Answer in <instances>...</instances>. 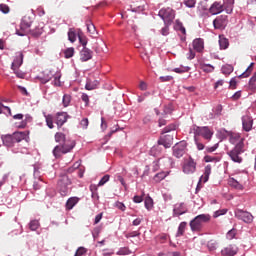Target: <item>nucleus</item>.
<instances>
[{
    "mask_svg": "<svg viewBox=\"0 0 256 256\" xmlns=\"http://www.w3.org/2000/svg\"><path fill=\"white\" fill-rule=\"evenodd\" d=\"M221 254H222V255L233 256V255H235V252H234L231 248H224V249L221 251Z\"/></svg>",
    "mask_w": 256,
    "mask_h": 256,
    "instance_id": "obj_51",
    "label": "nucleus"
},
{
    "mask_svg": "<svg viewBox=\"0 0 256 256\" xmlns=\"http://www.w3.org/2000/svg\"><path fill=\"white\" fill-rule=\"evenodd\" d=\"M169 26L170 25H165V27L161 29L162 35H164V36L169 35Z\"/></svg>",
    "mask_w": 256,
    "mask_h": 256,
    "instance_id": "obj_61",
    "label": "nucleus"
},
{
    "mask_svg": "<svg viewBox=\"0 0 256 256\" xmlns=\"http://www.w3.org/2000/svg\"><path fill=\"white\" fill-rule=\"evenodd\" d=\"M12 138L14 139V143H21V141L27 139V132H14Z\"/></svg>",
    "mask_w": 256,
    "mask_h": 256,
    "instance_id": "obj_23",
    "label": "nucleus"
},
{
    "mask_svg": "<svg viewBox=\"0 0 256 256\" xmlns=\"http://www.w3.org/2000/svg\"><path fill=\"white\" fill-rule=\"evenodd\" d=\"M159 17L163 19L165 25H171L175 19V10L172 8H162L159 11Z\"/></svg>",
    "mask_w": 256,
    "mask_h": 256,
    "instance_id": "obj_7",
    "label": "nucleus"
},
{
    "mask_svg": "<svg viewBox=\"0 0 256 256\" xmlns=\"http://www.w3.org/2000/svg\"><path fill=\"white\" fill-rule=\"evenodd\" d=\"M159 79L162 83H165L167 81H171L173 79V76H161Z\"/></svg>",
    "mask_w": 256,
    "mask_h": 256,
    "instance_id": "obj_60",
    "label": "nucleus"
},
{
    "mask_svg": "<svg viewBox=\"0 0 256 256\" xmlns=\"http://www.w3.org/2000/svg\"><path fill=\"white\" fill-rule=\"evenodd\" d=\"M228 184L230 187H233L234 189H237L238 191H243V182L238 181L235 178H229Z\"/></svg>",
    "mask_w": 256,
    "mask_h": 256,
    "instance_id": "obj_22",
    "label": "nucleus"
},
{
    "mask_svg": "<svg viewBox=\"0 0 256 256\" xmlns=\"http://www.w3.org/2000/svg\"><path fill=\"white\" fill-rule=\"evenodd\" d=\"M87 29H88V32H90L91 35H95L96 28H95V25L93 23H88L87 24Z\"/></svg>",
    "mask_w": 256,
    "mask_h": 256,
    "instance_id": "obj_52",
    "label": "nucleus"
},
{
    "mask_svg": "<svg viewBox=\"0 0 256 256\" xmlns=\"http://www.w3.org/2000/svg\"><path fill=\"white\" fill-rule=\"evenodd\" d=\"M241 153H245V144L243 143V140H240L232 149L228 152L229 157L234 163H242L243 158L241 157Z\"/></svg>",
    "mask_w": 256,
    "mask_h": 256,
    "instance_id": "obj_5",
    "label": "nucleus"
},
{
    "mask_svg": "<svg viewBox=\"0 0 256 256\" xmlns=\"http://www.w3.org/2000/svg\"><path fill=\"white\" fill-rule=\"evenodd\" d=\"M80 125L83 129H87V127H89V119L83 118L80 122Z\"/></svg>",
    "mask_w": 256,
    "mask_h": 256,
    "instance_id": "obj_57",
    "label": "nucleus"
},
{
    "mask_svg": "<svg viewBox=\"0 0 256 256\" xmlns=\"http://www.w3.org/2000/svg\"><path fill=\"white\" fill-rule=\"evenodd\" d=\"M227 209H221L214 212L213 217L217 219V217H221V215H225L227 213Z\"/></svg>",
    "mask_w": 256,
    "mask_h": 256,
    "instance_id": "obj_48",
    "label": "nucleus"
},
{
    "mask_svg": "<svg viewBox=\"0 0 256 256\" xmlns=\"http://www.w3.org/2000/svg\"><path fill=\"white\" fill-rule=\"evenodd\" d=\"M187 213V206L185 203L176 204L174 207V216L179 217L180 215H185Z\"/></svg>",
    "mask_w": 256,
    "mask_h": 256,
    "instance_id": "obj_17",
    "label": "nucleus"
},
{
    "mask_svg": "<svg viewBox=\"0 0 256 256\" xmlns=\"http://www.w3.org/2000/svg\"><path fill=\"white\" fill-rule=\"evenodd\" d=\"M183 3L184 5H186V7L193 9V7H195V5L197 4V0H183Z\"/></svg>",
    "mask_w": 256,
    "mask_h": 256,
    "instance_id": "obj_44",
    "label": "nucleus"
},
{
    "mask_svg": "<svg viewBox=\"0 0 256 256\" xmlns=\"http://www.w3.org/2000/svg\"><path fill=\"white\" fill-rule=\"evenodd\" d=\"M141 232L139 231H132L125 234L126 239H131V237H139Z\"/></svg>",
    "mask_w": 256,
    "mask_h": 256,
    "instance_id": "obj_47",
    "label": "nucleus"
},
{
    "mask_svg": "<svg viewBox=\"0 0 256 256\" xmlns=\"http://www.w3.org/2000/svg\"><path fill=\"white\" fill-rule=\"evenodd\" d=\"M190 70L191 68L189 66H185V67L175 68L173 71L174 73H187Z\"/></svg>",
    "mask_w": 256,
    "mask_h": 256,
    "instance_id": "obj_45",
    "label": "nucleus"
},
{
    "mask_svg": "<svg viewBox=\"0 0 256 256\" xmlns=\"http://www.w3.org/2000/svg\"><path fill=\"white\" fill-rule=\"evenodd\" d=\"M242 127L246 132L251 131L253 129V118L249 115H245L242 117Z\"/></svg>",
    "mask_w": 256,
    "mask_h": 256,
    "instance_id": "obj_14",
    "label": "nucleus"
},
{
    "mask_svg": "<svg viewBox=\"0 0 256 256\" xmlns=\"http://www.w3.org/2000/svg\"><path fill=\"white\" fill-rule=\"evenodd\" d=\"M68 40L70 43H75V41H77V33H75L73 28H70L68 31Z\"/></svg>",
    "mask_w": 256,
    "mask_h": 256,
    "instance_id": "obj_32",
    "label": "nucleus"
},
{
    "mask_svg": "<svg viewBox=\"0 0 256 256\" xmlns=\"http://www.w3.org/2000/svg\"><path fill=\"white\" fill-rule=\"evenodd\" d=\"M115 207L117 209H119L120 211H125V209H127L125 204L123 202H119V201L115 203Z\"/></svg>",
    "mask_w": 256,
    "mask_h": 256,
    "instance_id": "obj_55",
    "label": "nucleus"
},
{
    "mask_svg": "<svg viewBox=\"0 0 256 256\" xmlns=\"http://www.w3.org/2000/svg\"><path fill=\"white\" fill-rule=\"evenodd\" d=\"M187 229V222H181L178 226L176 237H183L185 230Z\"/></svg>",
    "mask_w": 256,
    "mask_h": 256,
    "instance_id": "obj_28",
    "label": "nucleus"
},
{
    "mask_svg": "<svg viewBox=\"0 0 256 256\" xmlns=\"http://www.w3.org/2000/svg\"><path fill=\"white\" fill-rule=\"evenodd\" d=\"M219 45L220 49H228L229 48V39L224 36H219Z\"/></svg>",
    "mask_w": 256,
    "mask_h": 256,
    "instance_id": "obj_30",
    "label": "nucleus"
},
{
    "mask_svg": "<svg viewBox=\"0 0 256 256\" xmlns=\"http://www.w3.org/2000/svg\"><path fill=\"white\" fill-rule=\"evenodd\" d=\"M97 87H99V81L98 80H91L88 79L85 85V89L87 91H93L95 89H97Z\"/></svg>",
    "mask_w": 256,
    "mask_h": 256,
    "instance_id": "obj_24",
    "label": "nucleus"
},
{
    "mask_svg": "<svg viewBox=\"0 0 256 256\" xmlns=\"http://www.w3.org/2000/svg\"><path fill=\"white\" fill-rule=\"evenodd\" d=\"M63 53H64L65 59H71V57L75 55V48L73 47L67 48L66 50H64Z\"/></svg>",
    "mask_w": 256,
    "mask_h": 256,
    "instance_id": "obj_35",
    "label": "nucleus"
},
{
    "mask_svg": "<svg viewBox=\"0 0 256 256\" xmlns=\"http://www.w3.org/2000/svg\"><path fill=\"white\" fill-rule=\"evenodd\" d=\"M227 23H229L227 15H220L214 19L213 26L216 29H225V27H227Z\"/></svg>",
    "mask_w": 256,
    "mask_h": 256,
    "instance_id": "obj_11",
    "label": "nucleus"
},
{
    "mask_svg": "<svg viewBox=\"0 0 256 256\" xmlns=\"http://www.w3.org/2000/svg\"><path fill=\"white\" fill-rule=\"evenodd\" d=\"M202 70L204 73H213V71H215V67L211 64H204L202 65Z\"/></svg>",
    "mask_w": 256,
    "mask_h": 256,
    "instance_id": "obj_41",
    "label": "nucleus"
},
{
    "mask_svg": "<svg viewBox=\"0 0 256 256\" xmlns=\"http://www.w3.org/2000/svg\"><path fill=\"white\" fill-rule=\"evenodd\" d=\"M31 25H33V21L31 20V17L24 16L21 23H20V29L22 32H17L20 37H23L25 33H31L34 37H39L41 35V29H38L37 31L31 29Z\"/></svg>",
    "mask_w": 256,
    "mask_h": 256,
    "instance_id": "obj_3",
    "label": "nucleus"
},
{
    "mask_svg": "<svg viewBox=\"0 0 256 256\" xmlns=\"http://www.w3.org/2000/svg\"><path fill=\"white\" fill-rule=\"evenodd\" d=\"M144 205L148 211H151V209H153V198H151V196L146 197L144 200Z\"/></svg>",
    "mask_w": 256,
    "mask_h": 256,
    "instance_id": "obj_34",
    "label": "nucleus"
},
{
    "mask_svg": "<svg viewBox=\"0 0 256 256\" xmlns=\"http://www.w3.org/2000/svg\"><path fill=\"white\" fill-rule=\"evenodd\" d=\"M23 57H24L23 52H17L11 67L12 68L21 67L23 65Z\"/></svg>",
    "mask_w": 256,
    "mask_h": 256,
    "instance_id": "obj_21",
    "label": "nucleus"
},
{
    "mask_svg": "<svg viewBox=\"0 0 256 256\" xmlns=\"http://www.w3.org/2000/svg\"><path fill=\"white\" fill-rule=\"evenodd\" d=\"M231 99L232 101H239V99H241V91H237L236 93H234Z\"/></svg>",
    "mask_w": 256,
    "mask_h": 256,
    "instance_id": "obj_59",
    "label": "nucleus"
},
{
    "mask_svg": "<svg viewBox=\"0 0 256 256\" xmlns=\"http://www.w3.org/2000/svg\"><path fill=\"white\" fill-rule=\"evenodd\" d=\"M193 49L197 51V53H202L205 49V42L201 38H197L193 41Z\"/></svg>",
    "mask_w": 256,
    "mask_h": 256,
    "instance_id": "obj_18",
    "label": "nucleus"
},
{
    "mask_svg": "<svg viewBox=\"0 0 256 256\" xmlns=\"http://www.w3.org/2000/svg\"><path fill=\"white\" fill-rule=\"evenodd\" d=\"M168 176L169 172H159L154 176L153 181H155V183H161V181H163V179Z\"/></svg>",
    "mask_w": 256,
    "mask_h": 256,
    "instance_id": "obj_29",
    "label": "nucleus"
},
{
    "mask_svg": "<svg viewBox=\"0 0 256 256\" xmlns=\"http://www.w3.org/2000/svg\"><path fill=\"white\" fill-rule=\"evenodd\" d=\"M54 139L56 141V143H58V145H61L63 143H67V142H74L73 140H69L65 137V134L62 132H57L54 136Z\"/></svg>",
    "mask_w": 256,
    "mask_h": 256,
    "instance_id": "obj_20",
    "label": "nucleus"
},
{
    "mask_svg": "<svg viewBox=\"0 0 256 256\" xmlns=\"http://www.w3.org/2000/svg\"><path fill=\"white\" fill-rule=\"evenodd\" d=\"M87 253V248L79 247L74 256H83Z\"/></svg>",
    "mask_w": 256,
    "mask_h": 256,
    "instance_id": "obj_50",
    "label": "nucleus"
},
{
    "mask_svg": "<svg viewBox=\"0 0 256 256\" xmlns=\"http://www.w3.org/2000/svg\"><path fill=\"white\" fill-rule=\"evenodd\" d=\"M169 131H175V125L167 126L166 128L163 129L162 133H169Z\"/></svg>",
    "mask_w": 256,
    "mask_h": 256,
    "instance_id": "obj_62",
    "label": "nucleus"
},
{
    "mask_svg": "<svg viewBox=\"0 0 256 256\" xmlns=\"http://www.w3.org/2000/svg\"><path fill=\"white\" fill-rule=\"evenodd\" d=\"M109 179H110L109 174L104 175V176L101 178V180L99 181L98 187H102V185H105V183H107V182L109 181Z\"/></svg>",
    "mask_w": 256,
    "mask_h": 256,
    "instance_id": "obj_49",
    "label": "nucleus"
},
{
    "mask_svg": "<svg viewBox=\"0 0 256 256\" xmlns=\"http://www.w3.org/2000/svg\"><path fill=\"white\" fill-rule=\"evenodd\" d=\"M44 117H45V120H46L47 127L49 129H53L55 127V125H53V121L55 119V118H53V115L48 114V115H44Z\"/></svg>",
    "mask_w": 256,
    "mask_h": 256,
    "instance_id": "obj_33",
    "label": "nucleus"
},
{
    "mask_svg": "<svg viewBox=\"0 0 256 256\" xmlns=\"http://www.w3.org/2000/svg\"><path fill=\"white\" fill-rule=\"evenodd\" d=\"M79 42L83 47H87V38L85 36L78 35Z\"/></svg>",
    "mask_w": 256,
    "mask_h": 256,
    "instance_id": "obj_58",
    "label": "nucleus"
},
{
    "mask_svg": "<svg viewBox=\"0 0 256 256\" xmlns=\"http://www.w3.org/2000/svg\"><path fill=\"white\" fill-rule=\"evenodd\" d=\"M30 231H37L39 229V220H32L29 223Z\"/></svg>",
    "mask_w": 256,
    "mask_h": 256,
    "instance_id": "obj_39",
    "label": "nucleus"
},
{
    "mask_svg": "<svg viewBox=\"0 0 256 256\" xmlns=\"http://www.w3.org/2000/svg\"><path fill=\"white\" fill-rule=\"evenodd\" d=\"M158 145H163L165 149H169L173 145V135L167 134L164 137L160 138Z\"/></svg>",
    "mask_w": 256,
    "mask_h": 256,
    "instance_id": "obj_16",
    "label": "nucleus"
},
{
    "mask_svg": "<svg viewBox=\"0 0 256 256\" xmlns=\"http://www.w3.org/2000/svg\"><path fill=\"white\" fill-rule=\"evenodd\" d=\"M53 80L54 87H61V71L49 70L46 69L42 72L40 76L41 83H49L50 80Z\"/></svg>",
    "mask_w": 256,
    "mask_h": 256,
    "instance_id": "obj_2",
    "label": "nucleus"
},
{
    "mask_svg": "<svg viewBox=\"0 0 256 256\" xmlns=\"http://www.w3.org/2000/svg\"><path fill=\"white\" fill-rule=\"evenodd\" d=\"M209 221H211V215L200 214L190 221V229L193 233H201L205 223H209Z\"/></svg>",
    "mask_w": 256,
    "mask_h": 256,
    "instance_id": "obj_1",
    "label": "nucleus"
},
{
    "mask_svg": "<svg viewBox=\"0 0 256 256\" xmlns=\"http://www.w3.org/2000/svg\"><path fill=\"white\" fill-rule=\"evenodd\" d=\"M219 149V143H216L214 146L207 147L206 148V153H213Z\"/></svg>",
    "mask_w": 256,
    "mask_h": 256,
    "instance_id": "obj_53",
    "label": "nucleus"
},
{
    "mask_svg": "<svg viewBox=\"0 0 256 256\" xmlns=\"http://www.w3.org/2000/svg\"><path fill=\"white\" fill-rule=\"evenodd\" d=\"M11 69L15 73L16 77H18V79H25V73L19 70V67L14 66V68L11 67Z\"/></svg>",
    "mask_w": 256,
    "mask_h": 256,
    "instance_id": "obj_38",
    "label": "nucleus"
},
{
    "mask_svg": "<svg viewBox=\"0 0 256 256\" xmlns=\"http://www.w3.org/2000/svg\"><path fill=\"white\" fill-rule=\"evenodd\" d=\"M221 71L223 75H230L234 71L233 65L225 64L222 66Z\"/></svg>",
    "mask_w": 256,
    "mask_h": 256,
    "instance_id": "obj_31",
    "label": "nucleus"
},
{
    "mask_svg": "<svg viewBox=\"0 0 256 256\" xmlns=\"http://www.w3.org/2000/svg\"><path fill=\"white\" fill-rule=\"evenodd\" d=\"M194 141H195L198 151H203V149H205V145L203 143L199 142V138H197V136H194Z\"/></svg>",
    "mask_w": 256,
    "mask_h": 256,
    "instance_id": "obj_46",
    "label": "nucleus"
},
{
    "mask_svg": "<svg viewBox=\"0 0 256 256\" xmlns=\"http://www.w3.org/2000/svg\"><path fill=\"white\" fill-rule=\"evenodd\" d=\"M182 171L185 175H193V173L197 171V163L195 160H193V158L184 160Z\"/></svg>",
    "mask_w": 256,
    "mask_h": 256,
    "instance_id": "obj_8",
    "label": "nucleus"
},
{
    "mask_svg": "<svg viewBox=\"0 0 256 256\" xmlns=\"http://www.w3.org/2000/svg\"><path fill=\"white\" fill-rule=\"evenodd\" d=\"M62 103H63L64 107H69V105L71 103V95L64 94L63 99H62Z\"/></svg>",
    "mask_w": 256,
    "mask_h": 256,
    "instance_id": "obj_42",
    "label": "nucleus"
},
{
    "mask_svg": "<svg viewBox=\"0 0 256 256\" xmlns=\"http://www.w3.org/2000/svg\"><path fill=\"white\" fill-rule=\"evenodd\" d=\"M204 161L205 163H219L220 159L219 157L206 155L204 156Z\"/></svg>",
    "mask_w": 256,
    "mask_h": 256,
    "instance_id": "obj_36",
    "label": "nucleus"
},
{
    "mask_svg": "<svg viewBox=\"0 0 256 256\" xmlns=\"http://www.w3.org/2000/svg\"><path fill=\"white\" fill-rule=\"evenodd\" d=\"M75 149V142H65L63 144H58L54 147L52 153L55 159H60L63 155H67V153H71Z\"/></svg>",
    "mask_w": 256,
    "mask_h": 256,
    "instance_id": "obj_4",
    "label": "nucleus"
},
{
    "mask_svg": "<svg viewBox=\"0 0 256 256\" xmlns=\"http://www.w3.org/2000/svg\"><path fill=\"white\" fill-rule=\"evenodd\" d=\"M254 65H255V63H251L248 66V68L246 69V71L240 75V77H244V78L249 77L251 75V73H253V66Z\"/></svg>",
    "mask_w": 256,
    "mask_h": 256,
    "instance_id": "obj_37",
    "label": "nucleus"
},
{
    "mask_svg": "<svg viewBox=\"0 0 256 256\" xmlns=\"http://www.w3.org/2000/svg\"><path fill=\"white\" fill-rule=\"evenodd\" d=\"M133 201L134 203H143V196H134Z\"/></svg>",
    "mask_w": 256,
    "mask_h": 256,
    "instance_id": "obj_64",
    "label": "nucleus"
},
{
    "mask_svg": "<svg viewBox=\"0 0 256 256\" xmlns=\"http://www.w3.org/2000/svg\"><path fill=\"white\" fill-rule=\"evenodd\" d=\"M67 181V177H63L61 180H59L58 185L60 187V193L61 195L65 196L67 195V184L63 185Z\"/></svg>",
    "mask_w": 256,
    "mask_h": 256,
    "instance_id": "obj_26",
    "label": "nucleus"
},
{
    "mask_svg": "<svg viewBox=\"0 0 256 256\" xmlns=\"http://www.w3.org/2000/svg\"><path fill=\"white\" fill-rule=\"evenodd\" d=\"M224 10L225 5L219 2H214L209 9L211 15H219V13H223Z\"/></svg>",
    "mask_w": 256,
    "mask_h": 256,
    "instance_id": "obj_15",
    "label": "nucleus"
},
{
    "mask_svg": "<svg viewBox=\"0 0 256 256\" xmlns=\"http://www.w3.org/2000/svg\"><path fill=\"white\" fill-rule=\"evenodd\" d=\"M186 149H187V142H185V141H181V142L175 144V146L173 147L174 157H176L177 159H181V157H183V155H185Z\"/></svg>",
    "mask_w": 256,
    "mask_h": 256,
    "instance_id": "obj_10",
    "label": "nucleus"
},
{
    "mask_svg": "<svg viewBox=\"0 0 256 256\" xmlns=\"http://www.w3.org/2000/svg\"><path fill=\"white\" fill-rule=\"evenodd\" d=\"M175 29L181 31L183 35H186L187 33V31L185 30V26H183V23H181L179 20H176Z\"/></svg>",
    "mask_w": 256,
    "mask_h": 256,
    "instance_id": "obj_40",
    "label": "nucleus"
},
{
    "mask_svg": "<svg viewBox=\"0 0 256 256\" xmlns=\"http://www.w3.org/2000/svg\"><path fill=\"white\" fill-rule=\"evenodd\" d=\"M1 139L5 147H13V145H15V140L11 134L2 135Z\"/></svg>",
    "mask_w": 256,
    "mask_h": 256,
    "instance_id": "obj_19",
    "label": "nucleus"
},
{
    "mask_svg": "<svg viewBox=\"0 0 256 256\" xmlns=\"http://www.w3.org/2000/svg\"><path fill=\"white\" fill-rule=\"evenodd\" d=\"M234 215L236 219H239L244 223H253V215L247 211L236 209L234 211Z\"/></svg>",
    "mask_w": 256,
    "mask_h": 256,
    "instance_id": "obj_9",
    "label": "nucleus"
},
{
    "mask_svg": "<svg viewBox=\"0 0 256 256\" xmlns=\"http://www.w3.org/2000/svg\"><path fill=\"white\" fill-rule=\"evenodd\" d=\"M190 133L194 134V137H203L206 141H209L213 137V131L209 129V127L204 126V127H199V126H193L191 128Z\"/></svg>",
    "mask_w": 256,
    "mask_h": 256,
    "instance_id": "obj_6",
    "label": "nucleus"
},
{
    "mask_svg": "<svg viewBox=\"0 0 256 256\" xmlns=\"http://www.w3.org/2000/svg\"><path fill=\"white\" fill-rule=\"evenodd\" d=\"M256 83V72L253 74V76L250 78L248 85H255Z\"/></svg>",
    "mask_w": 256,
    "mask_h": 256,
    "instance_id": "obj_63",
    "label": "nucleus"
},
{
    "mask_svg": "<svg viewBox=\"0 0 256 256\" xmlns=\"http://www.w3.org/2000/svg\"><path fill=\"white\" fill-rule=\"evenodd\" d=\"M70 116L67 115V112H58L55 117V123L58 127V129H61L65 123H67V119H69Z\"/></svg>",
    "mask_w": 256,
    "mask_h": 256,
    "instance_id": "obj_12",
    "label": "nucleus"
},
{
    "mask_svg": "<svg viewBox=\"0 0 256 256\" xmlns=\"http://www.w3.org/2000/svg\"><path fill=\"white\" fill-rule=\"evenodd\" d=\"M81 99L85 103V107H89V95L82 93Z\"/></svg>",
    "mask_w": 256,
    "mask_h": 256,
    "instance_id": "obj_54",
    "label": "nucleus"
},
{
    "mask_svg": "<svg viewBox=\"0 0 256 256\" xmlns=\"http://www.w3.org/2000/svg\"><path fill=\"white\" fill-rule=\"evenodd\" d=\"M209 175H211V165H207L204 170V174L200 178L203 183H207L209 181Z\"/></svg>",
    "mask_w": 256,
    "mask_h": 256,
    "instance_id": "obj_25",
    "label": "nucleus"
},
{
    "mask_svg": "<svg viewBox=\"0 0 256 256\" xmlns=\"http://www.w3.org/2000/svg\"><path fill=\"white\" fill-rule=\"evenodd\" d=\"M0 11L5 14L9 13V6L7 4H0Z\"/></svg>",
    "mask_w": 256,
    "mask_h": 256,
    "instance_id": "obj_56",
    "label": "nucleus"
},
{
    "mask_svg": "<svg viewBox=\"0 0 256 256\" xmlns=\"http://www.w3.org/2000/svg\"><path fill=\"white\" fill-rule=\"evenodd\" d=\"M237 141H238V143H239V141L243 142V138H241V136H239V134H232L230 136V143L235 144V143H237Z\"/></svg>",
    "mask_w": 256,
    "mask_h": 256,
    "instance_id": "obj_43",
    "label": "nucleus"
},
{
    "mask_svg": "<svg viewBox=\"0 0 256 256\" xmlns=\"http://www.w3.org/2000/svg\"><path fill=\"white\" fill-rule=\"evenodd\" d=\"M90 59H93V51L87 47H83L80 51V61L85 63V61H90Z\"/></svg>",
    "mask_w": 256,
    "mask_h": 256,
    "instance_id": "obj_13",
    "label": "nucleus"
},
{
    "mask_svg": "<svg viewBox=\"0 0 256 256\" xmlns=\"http://www.w3.org/2000/svg\"><path fill=\"white\" fill-rule=\"evenodd\" d=\"M79 203V198L77 197H72L69 198L66 202V209H68L69 211H71V209H73V207Z\"/></svg>",
    "mask_w": 256,
    "mask_h": 256,
    "instance_id": "obj_27",
    "label": "nucleus"
}]
</instances>
